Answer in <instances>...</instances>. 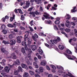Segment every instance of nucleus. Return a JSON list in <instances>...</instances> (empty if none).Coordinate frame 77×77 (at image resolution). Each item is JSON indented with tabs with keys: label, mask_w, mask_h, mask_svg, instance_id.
<instances>
[{
	"label": "nucleus",
	"mask_w": 77,
	"mask_h": 77,
	"mask_svg": "<svg viewBox=\"0 0 77 77\" xmlns=\"http://www.w3.org/2000/svg\"><path fill=\"white\" fill-rule=\"evenodd\" d=\"M49 14L46 12H45L44 13V14L43 15V16L45 18V19L47 20H48L50 19V17H49Z\"/></svg>",
	"instance_id": "nucleus-1"
},
{
	"label": "nucleus",
	"mask_w": 77,
	"mask_h": 77,
	"mask_svg": "<svg viewBox=\"0 0 77 77\" xmlns=\"http://www.w3.org/2000/svg\"><path fill=\"white\" fill-rule=\"evenodd\" d=\"M11 17L10 18V21L11 22H12V21H13V20L15 19V16L13 13L11 14Z\"/></svg>",
	"instance_id": "nucleus-2"
},
{
	"label": "nucleus",
	"mask_w": 77,
	"mask_h": 77,
	"mask_svg": "<svg viewBox=\"0 0 77 77\" xmlns=\"http://www.w3.org/2000/svg\"><path fill=\"white\" fill-rule=\"evenodd\" d=\"M30 5V2L29 1H26V5L25 6L23 7V9H26L29 7Z\"/></svg>",
	"instance_id": "nucleus-3"
},
{
	"label": "nucleus",
	"mask_w": 77,
	"mask_h": 77,
	"mask_svg": "<svg viewBox=\"0 0 77 77\" xmlns=\"http://www.w3.org/2000/svg\"><path fill=\"white\" fill-rule=\"evenodd\" d=\"M31 48L32 51H35L37 49L36 46L35 45H31Z\"/></svg>",
	"instance_id": "nucleus-4"
},
{
	"label": "nucleus",
	"mask_w": 77,
	"mask_h": 77,
	"mask_svg": "<svg viewBox=\"0 0 77 77\" xmlns=\"http://www.w3.org/2000/svg\"><path fill=\"white\" fill-rule=\"evenodd\" d=\"M14 63L16 65H20V61L19 59H17L16 61L14 62Z\"/></svg>",
	"instance_id": "nucleus-5"
},
{
	"label": "nucleus",
	"mask_w": 77,
	"mask_h": 77,
	"mask_svg": "<svg viewBox=\"0 0 77 77\" xmlns=\"http://www.w3.org/2000/svg\"><path fill=\"white\" fill-rule=\"evenodd\" d=\"M5 71L6 72H9V70H10V68L8 66H6L4 68Z\"/></svg>",
	"instance_id": "nucleus-6"
},
{
	"label": "nucleus",
	"mask_w": 77,
	"mask_h": 77,
	"mask_svg": "<svg viewBox=\"0 0 77 77\" xmlns=\"http://www.w3.org/2000/svg\"><path fill=\"white\" fill-rule=\"evenodd\" d=\"M10 45H14V44H15V43H16V41L13 39V40H11V39L10 41Z\"/></svg>",
	"instance_id": "nucleus-7"
},
{
	"label": "nucleus",
	"mask_w": 77,
	"mask_h": 77,
	"mask_svg": "<svg viewBox=\"0 0 77 77\" xmlns=\"http://www.w3.org/2000/svg\"><path fill=\"white\" fill-rule=\"evenodd\" d=\"M21 66L23 68H25L26 69H28V67L25 64L22 63L21 64Z\"/></svg>",
	"instance_id": "nucleus-8"
},
{
	"label": "nucleus",
	"mask_w": 77,
	"mask_h": 77,
	"mask_svg": "<svg viewBox=\"0 0 77 77\" xmlns=\"http://www.w3.org/2000/svg\"><path fill=\"white\" fill-rule=\"evenodd\" d=\"M16 39L17 40V42L18 43H21V38H20V37L19 36H18L16 37Z\"/></svg>",
	"instance_id": "nucleus-9"
},
{
	"label": "nucleus",
	"mask_w": 77,
	"mask_h": 77,
	"mask_svg": "<svg viewBox=\"0 0 77 77\" xmlns=\"http://www.w3.org/2000/svg\"><path fill=\"white\" fill-rule=\"evenodd\" d=\"M21 51L22 53L23 54L24 56H26V51H25V49H24V48H22L21 49Z\"/></svg>",
	"instance_id": "nucleus-10"
},
{
	"label": "nucleus",
	"mask_w": 77,
	"mask_h": 77,
	"mask_svg": "<svg viewBox=\"0 0 77 77\" xmlns=\"http://www.w3.org/2000/svg\"><path fill=\"white\" fill-rule=\"evenodd\" d=\"M2 43H3L5 45H6V44H10L9 42L8 41H6L5 40H3Z\"/></svg>",
	"instance_id": "nucleus-11"
},
{
	"label": "nucleus",
	"mask_w": 77,
	"mask_h": 77,
	"mask_svg": "<svg viewBox=\"0 0 77 77\" xmlns=\"http://www.w3.org/2000/svg\"><path fill=\"white\" fill-rule=\"evenodd\" d=\"M29 14H31V15L30 16H32V17H35V14L34 11L30 12Z\"/></svg>",
	"instance_id": "nucleus-12"
},
{
	"label": "nucleus",
	"mask_w": 77,
	"mask_h": 77,
	"mask_svg": "<svg viewBox=\"0 0 77 77\" xmlns=\"http://www.w3.org/2000/svg\"><path fill=\"white\" fill-rule=\"evenodd\" d=\"M18 69L17 70V71L18 72H20V71H21V72H23V69H22V68L20 66H19L18 67Z\"/></svg>",
	"instance_id": "nucleus-13"
},
{
	"label": "nucleus",
	"mask_w": 77,
	"mask_h": 77,
	"mask_svg": "<svg viewBox=\"0 0 77 77\" xmlns=\"http://www.w3.org/2000/svg\"><path fill=\"white\" fill-rule=\"evenodd\" d=\"M58 47L60 50H63L64 48H65V47H64V46L63 45H59Z\"/></svg>",
	"instance_id": "nucleus-14"
},
{
	"label": "nucleus",
	"mask_w": 77,
	"mask_h": 77,
	"mask_svg": "<svg viewBox=\"0 0 77 77\" xmlns=\"http://www.w3.org/2000/svg\"><path fill=\"white\" fill-rule=\"evenodd\" d=\"M65 18L67 20H69L71 18V16L69 14H66V16H65Z\"/></svg>",
	"instance_id": "nucleus-15"
},
{
	"label": "nucleus",
	"mask_w": 77,
	"mask_h": 77,
	"mask_svg": "<svg viewBox=\"0 0 77 77\" xmlns=\"http://www.w3.org/2000/svg\"><path fill=\"white\" fill-rule=\"evenodd\" d=\"M72 58H71V57H68V59H70V60H73V59H76L77 58H76V57H75L73 55H72Z\"/></svg>",
	"instance_id": "nucleus-16"
},
{
	"label": "nucleus",
	"mask_w": 77,
	"mask_h": 77,
	"mask_svg": "<svg viewBox=\"0 0 77 77\" xmlns=\"http://www.w3.org/2000/svg\"><path fill=\"white\" fill-rule=\"evenodd\" d=\"M38 52H39L40 54H41V55L42 54V53H43V51H42V50L41 49H38Z\"/></svg>",
	"instance_id": "nucleus-17"
},
{
	"label": "nucleus",
	"mask_w": 77,
	"mask_h": 77,
	"mask_svg": "<svg viewBox=\"0 0 77 77\" xmlns=\"http://www.w3.org/2000/svg\"><path fill=\"white\" fill-rule=\"evenodd\" d=\"M1 51L2 52V53H8V51H6V50H5V49L4 48H1Z\"/></svg>",
	"instance_id": "nucleus-18"
},
{
	"label": "nucleus",
	"mask_w": 77,
	"mask_h": 77,
	"mask_svg": "<svg viewBox=\"0 0 77 77\" xmlns=\"http://www.w3.org/2000/svg\"><path fill=\"white\" fill-rule=\"evenodd\" d=\"M29 74H28L27 72H25L23 74V76L24 77H27L28 76H29Z\"/></svg>",
	"instance_id": "nucleus-19"
},
{
	"label": "nucleus",
	"mask_w": 77,
	"mask_h": 77,
	"mask_svg": "<svg viewBox=\"0 0 77 77\" xmlns=\"http://www.w3.org/2000/svg\"><path fill=\"white\" fill-rule=\"evenodd\" d=\"M66 53H68V54H72V52L71 51H70L69 49H68L66 51Z\"/></svg>",
	"instance_id": "nucleus-20"
},
{
	"label": "nucleus",
	"mask_w": 77,
	"mask_h": 77,
	"mask_svg": "<svg viewBox=\"0 0 77 77\" xmlns=\"http://www.w3.org/2000/svg\"><path fill=\"white\" fill-rule=\"evenodd\" d=\"M41 65H43L45 66L46 65V62L44 61H43L41 63Z\"/></svg>",
	"instance_id": "nucleus-21"
},
{
	"label": "nucleus",
	"mask_w": 77,
	"mask_h": 77,
	"mask_svg": "<svg viewBox=\"0 0 77 77\" xmlns=\"http://www.w3.org/2000/svg\"><path fill=\"white\" fill-rule=\"evenodd\" d=\"M13 56V58L14 59H17V57L15 55V53L14 52L13 54L12 55Z\"/></svg>",
	"instance_id": "nucleus-22"
},
{
	"label": "nucleus",
	"mask_w": 77,
	"mask_h": 77,
	"mask_svg": "<svg viewBox=\"0 0 77 77\" xmlns=\"http://www.w3.org/2000/svg\"><path fill=\"white\" fill-rule=\"evenodd\" d=\"M35 72L37 73V74H41V72L40 71V70L38 69H37L35 70Z\"/></svg>",
	"instance_id": "nucleus-23"
},
{
	"label": "nucleus",
	"mask_w": 77,
	"mask_h": 77,
	"mask_svg": "<svg viewBox=\"0 0 77 77\" xmlns=\"http://www.w3.org/2000/svg\"><path fill=\"white\" fill-rule=\"evenodd\" d=\"M29 72L31 75H34V72L33 71L30 70L29 71Z\"/></svg>",
	"instance_id": "nucleus-24"
},
{
	"label": "nucleus",
	"mask_w": 77,
	"mask_h": 77,
	"mask_svg": "<svg viewBox=\"0 0 77 77\" xmlns=\"http://www.w3.org/2000/svg\"><path fill=\"white\" fill-rule=\"evenodd\" d=\"M22 45H23V46H25L26 44V42H23L22 43Z\"/></svg>",
	"instance_id": "nucleus-25"
},
{
	"label": "nucleus",
	"mask_w": 77,
	"mask_h": 77,
	"mask_svg": "<svg viewBox=\"0 0 77 77\" xmlns=\"http://www.w3.org/2000/svg\"><path fill=\"white\" fill-rule=\"evenodd\" d=\"M21 20H24V15H21Z\"/></svg>",
	"instance_id": "nucleus-26"
},
{
	"label": "nucleus",
	"mask_w": 77,
	"mask_h": 77,
	"mask_svg": "<svg viewBox=\"0 0 77 77\" xmlns=\"http://www.w3.org/2000/svg\"><path fill=\"white\" fill-rule=\"evenodd\" d=\"M51 67L54 69H56V66H54L53 65H51Z\"/></svg>",
	"instance_id": "nucleus-27"
},
{
	"label": "nucleus",
	"mask_w": 77,
	"mask_h": 77,
	"mask_svg": "<svg viewBox=\"0 0 77 77\" xmlns=\"http://www.w3.org/2000/svg\"><path fill=\"white\" fill-rule=\"evenodd\" d=\"M26 63H27L28 65H32V63H31L30 62V61H29V60H27V61H26Z\"/></svg>",
	"instance_id": "nucleus-28"
},
{
	"label": "nucleus",
	"mask_w": 77,
	"mask_h": 77,
	"mask_svg": "<svg viewBox=\"0 0 77 77\" xmlns=\"http://www.w3.org/2000/svg\"><path fill=\"white\" fill-rule=\"evenodd\" d=\"M66 26L68 28H70L71 27V25L69 23H66Z\"/></svg>",
	"instance_id": "nucleus-29"
},
{
	"label": "nucleus",
	"mask_w": 77,
	"mask_h": 77,
	"mask_svg": "<svg viewBox=\"0 0 77 77\" xmlns=\"http://www.w3.org/2000/svg\"><path fill=\"white\" fill-rule=\"evenodd\" d=\"M73 9L71 11L72 12V13L73 12H75L76 11V10H75V9H76V7H75L73 8Z\"/></svg>",
	"instance_id": "nucleus-30"
},
{
	"label": "nucleus",
	"mask_w": 77,
	"mask_h": 77,
	"mask_svg": "<svg viewBox=\"0 0 77 77\" xmlns=\"http://www.w3.org/2000/svg\"><path fill=\"white\" fill-rule=\"evenodd\" d=\"M55 23L56 24H60V21L59 20H56L55 21Z\"/></svg>",
	"instance_id": "nucleus-31"
},
{
	"label": "nucleus",
	"mask_w": 77,
	"mask_h": 77,
	"mask_svg": "<svg viewBox=\"0 0 77 77\" xmlns=\"http://www.w3.org/2000/svg\"><path fill=\"white\" fill-rule=\"evenodd\" d=\"M14 74L17 75L18 74V71H17V70H15L14 72Z\"/></svg>",
	"instance_id": "nucleus-32"
},
{
	"label": "nucleus",
	"mask_w": 77,
	"mask_h": 77,
	"mask_svg": "<svg viewBox=\"0 0 77 77\" xmlns=\"http://www.w3.org/2000/svg\"><path fill=\"white\" fill-rule=\"evenodd\" d=\"M65 31H66V32H69L71 31V29L69 28L66 29L65 30Z\"/></svg>",
	"instance_id": "nucleus-33"
},
{
	"label": "nucleus",
	"mask_w": 77,
	"mask_h": 77,
	"mask_svg": "<svg viewBox=\"0 0 77 77\" xmlns=\"http://www.w3.org/2000/svg\"><path fill=\"white\" fill-rule=\"evenodd\" d=\"M61 33H62V34H64V35H65V36H66V37L67 38H68V35H67V34H66L65 33L63 32V31L61 32Z\"/></svg>",
	"instance_id": "nucleus-34"
},
{
	"label": "nucleus",
	"mask_w": 77,
	"mask_h": 77,
	"mask_svg": "<svg viewBox=\"0 0 77 77\" xmlns=\"http://www.w3.org/2000/svg\"><path fill=\"white\" fill-rule=\"evenodd\" d=\"M5 28L6 26H5V25H3L2 26V29H3V30H5Z\"/></svg>",
	"instance_id": "nucleus-35"
},
{
	"label": "nucleus",
	"mask_w": 77,
	"mask_h": 77,
	"mask_svg": "<svg viewBox=\"0 0 77 77\" xmlns=\"http://www.w3.org/2000/svg\"><path fill=\"white\" fill-rule=\"evenodd\" d=\"M54 28L55 30H59V29L57 28V27L56 25H55L54 26Z\"/></svg>",
	"instance_id": "nucleus-36"
},
{
	"label": "nucleus",
	"mask_w": 77,
	"mask_h": 77,
	"mask_svg": "<svg viewBox=\"0 0 77 77\" xmlns=\"http://www.w3.org/2000/svg\"><path fill=\"white\" fill-rule=\"evenodd\" d=\"M40 71L41 72H43V67H40Z\"/></svg>",
	"instance_id": "nucleus-37"
},
{
	"label": "nucleus",
	"mask_w": 77,
	"mask_h": 77,
	"mask_svg": "<svg viewBox=\"0 0 77 77\" xmlns=\"http://www.w3.org/2000/svg\"><path fill=\"white\" fill-rule=\"evenodd\" d=\"M2 32L4 33V35H6V33H7V31L6 30L3 29L2 31Z\"/></svg>",
	"instance_id": "nucleus-38"
},
{
	"label": "nucleus",
	"mask_w": 77,
	"mask_h": 77,
	"mask_svg": "<svg viewBox=\"0 0 77 77\" xmlns=\"http://www.w3.org/2000/svg\"><path fill=\"white\" fill-rule=\"evenodd\" d=\"M28 42L29 44H31L32 43L31 40L29 38H28Z\"/></svg>",
	"instance_id": "nucleus-39"
},
{
	"label": "nucleus",
	"mask_w": 77,
	"mask_h": 77,
	"mask_svg": "<svg viewBox=\"0 0 77 77\" xmlns=\"http://www.w3.org/2000/svg\"><path fill=\"white\" fill-rule=\"evenodd\" d=\"M34 12L35 15H39V12H38L37 11H35V12Z\"/></svg>",
	"instance_id": "nucleus-40"
},
{
	"label": "nucleus",
	"mask_w": 77,
	"mask_h": 77,
	"mask_svg": "<svg viewBox=\"0 0 77 77\" xmlns=\"http://www.w3.org/2000/svg\"><path fill=\"white\" fill-rule=\"evenodd\" d=\"M32 38L35 41H37V40H36V38H35V37L34 36H32Z\"/></svg>",
	"instance_id": "nucleus-41"
},
{
	"label": "nucleus",
	"mask_w": 77,
	"mask_h": 77,
	"mask_svg": "<svg viewBox=\"0 0 77 77\" xmlns=\"http://www.w3.org/2000/svg\"><path fill=\"white\" fill-rule=\"evenodd\" d=\"M68 74H67V75L68 76H69V77H72V75L71 73H70V72H68Z\"/></svg>",
	"instance_id": "nucleus-42"
},
{
	"label": "nucleus",
	"mask_w": 77,
	"mask_h": 77,
	"mask_svg": "<svg viewBox=\"0 0 77 77\" xmlns=\"http://www.w3.org/2000/svg\"><path fill=\"white\" fill-rule=\"evenodd\" d=\"M72 19L73 20H74V22H75V23H76V22H77V19H76L75 17L72 18Z\"/></svg>",
	"instance_id": "nucleus-43"
},
{
	"label": "nucleus",
	"mask_w": 77,
	"mask_h": 77,
	"mask_svg": "<svg viewBox=\"0 0 77 77\" xmlns=\"http://www.w3.org/2000/svg\"><path fill=\"white\" fill-rule=\"evenodd\" d=\"M38 35L39 36H44V33H43L42 32H40L38 34Z\"/></svg>",
	"instance_id": "nucleus-44"
},
{
	"label": "nucleus",
	"mask_w": 77,
	"mask_h": 77,
	"mask_svg": "<svg viewBox=\"0 0 77 77\" xmlns=\"http://www.w3.org/2000/svg\"><path fill=\"white\" fill-rule=\"evenodd\" d=\"M46 21L47 24H50L51 23V20H47Z\"/></svg>",
	"instance_id": "nucleus-45"
},
{
	"label": "nucleus",
	"mask_w": 77,
	"mask_h": 77,
	"mask_svg": "<svg viewBox=\"0 0 77 77\" xmlns=\"http://www.w3.org/2000/svg\"><path fill=\"white\" fill-rule=\"evenodd\" d=\"M28 27L29 29H30V31H31V32H33V29H32V27H31L30 26H29Z\"/></svg>",
	"instance_id": "nucleus-46"
},
{
	"label": "nucleus",
	"mask_w": 77,
	"mask_h": 77,
	"mask_svg": "<svg viewBox=\"0 0 77 77\" xmlns=\"http://www.w3.org/2000/svg\"><path fill=\"white\" fill-rule=\"evenodd\" d=\"M24 47L25 50H28V48H27V45L24 46Z\"/></svg>",
	"instance_id": "nucleus-47"
},
{
	"label": "nucleus",
	"mask_w": 77,
	"mask_h": 77,
	"mask_svg": "<svg viewBox=\"0 0 77 77\" xmlns=\"http://www.w3.org/2000/svg\"><path fill=\"white\" fill-rule=\"evenodd\" d=\"M34 0L35 2H37V1H38V0H31L30 2L31 3H33L34 2Z\"/></svg>",
	"instance_id": "nucleus-48"
},
{
	"label": "nucleus",
	"mask_w": 77,
	"mask_h": 77,
	"mask_svg": "<svg viewBox=\"0 0 77 77\" xmlns=\"http://www.w3.org/2000/svg\"><path fill=\"white\" fill-rule=\"evenodd\" d=\"M56 40L57 41V42H59V41H60V39L59 37H57Z\"/></svg>",
	"instance_id": "nucleus-49"
},
{
	"label": "nucleus",
	"mask_w": 77,
	"mask_h": 77,
	"mask_svg": "<svg viewBox=\"0 0 77 77\" xmlns=\"http://www.w3.org/2000/svg\"><path fill=\"white\" fill-rule=\"evenodd\" d=\"M40 11H41V12H42V11H43V9L42 8V6L40 7Z\"/></svg>",
	"instance_id": "nucleus-50"
},
{
	"label": "nucleus",
	"mask_w": 77,
	"mask_h": 77,
	"mask_svg": "<svg viewBox=\"0 0 77 77\" xmlns=\"http://www.w3.org/2000/svg\"><path fill=\"white\" fill-rule=\"evenodd\" d=\"M17 10L19 11V13H20V14H22V11H21V9H18Z\"/></svg>",
	"instance_id": "nucleus-51"
},
{
	"label": "nucleus",
	"mask_w": 77,
	"mask_h": 77,
	"mask_svg": "<svg viewBox=\"0 0 77 77\" xmlns=\"http://www.w3.org/2000/svg\"><path fill=\"white\" fill-rule=\"evenodd\" d=\"M52 9H53V10H54L55 11V10H57V8H55V7H52V9L51 10H52Z\"/></svg>",
	"instance_id": "nucleus-52"
},
{
	"label": "nucleus",
	"mask_w": 77,
	"mask_h": 77,
	"mask_svg": "<svg viewBox=\"0 0 77 77\" xmlns=\"http://www.w3.org/2000/svg\"><path fill=\"white\" fill-rule=\"evenodd\" d=\"M35 77H41V76H40V75H39L38 74H36L35 75Z\"/></svg>",
	"instance_id": "nucleus-53"
},
{
	"label": "nucleus",
	"mask_w": 77,
	"mask_h": 77,
	"mask_svg": "<svg viewBox=\"0 0 77 77\" xmlns=\"http://www.w3.org/2000/svg\"><path fill=\"white\" fill-rule=\"evenodd\" d=\"M6 20V19H5V18L3 17L2 19V22H5V20Z\"/></svg>",
	"instance_id": "nucleus-54"
},
{
	"label": "nucleus",
	"mask_w": 77,
	"mask_h": 77,
	"mask_svg": "<svg viewBox=\"0 0 77 77\" xmlns=\"http://www.w3.org/2000/svg\"><path fill=\"white\" fill-rule=\"evenodd\" d=\"M75 32V34L76 35H77V30L76 29H75L74 30Z\"/></svg>",
	"instance_id": "nucleus-55"
},
{
	"label": "nucleus",
	"mask_w": 77,
	"mask_h": 77,
	"mask_svg": "<svg viewBox=\"0 0 77 77\" xmlns=\"http://www.w3.org/2000/svg\"><path fill=\"white\" fill-rule=\"evenodd\" d=\"M68 74H63V77H68Z\"/></svg>",
	"instance_id": "nucleus-56"
},
{
	"label": "nucleus",
	"mask_w": 77,
	"mask_h": 77,
	"mask_svg": "<svg viewBox=\"0 0 77 77\" xmlns=\"http://www.w3.org/2000/svg\"><path fill=\"white\" fill-rule=\"evenodd\" d=\"M34 36H35V37H36V38H38V35H37V34L36 33L35 34Z\"/></svg>",
	"instance_id": "nucleus-57"
},
{
	"label": "nucleus",
	"mask_w": 77,
	"mask_h": 77,
	"mask_svg": "<svg viewBox=\"0 0 77 77\" xmlns=\"http://www.w3.org/2000/svg\"><path fill=\"white\" fill-rule=\"evenodd\" d=\"M20 28L21 30H25V28L23 26H20Z\"/></svg>",
	"instance_id": "nucleus-58"
},
{
	"label": "nucleus",
	"mask_w": 77,
	"mask_h": 77,
	"mask_svg": "<svg viewBox=\"0 0 77 77\" xmlns=\"http://www.w3.org/2000/svg\"><path fill=\"white\" fill-rule=\"evenodd\" d=\"M33 7H31V8H29L28 10L29 11H32V9H33Z\"/></svg>",
	"instance_id": "nucleus-59"
},
{
	"label": "nucleus",
	"mask_w": 77,
	"mask_h": 77,
	"mask_svg": "<svg viewBox=\"0 0 77 77\" xmlns=\"http://www.w3.org/2000/svg\"><path fill=\"white\" fill-rule=\"evenodd\" d=\"M55 43V44H57V40H54L53 41Z\"/></svg>",
	"instance_id": "nucleus-60"
},
{
	"label": "nucleus",
	"mask_w": 77,
	"mask_h": 77,
	"mask_svg": "<svg viewBox=\"0 0 77 77\" xmlns=\"http://www.w3.org/2000/svg\"><path fill=\"white\" fill-rule=\"evenodd\" d=\"M70 24H71L73 26H75V23H74L73 22H71V23H70Z\"/></svg>",
	"instance_id": "nucleus-61"
},
{
	"label": "nucleus",
	"mask_w": 77,
	"mask_h": 77,
	"mask_svg": "<svg viewBox=\"0 0 77 77\" xmlns=\"http://www.w3.org/2000/svg\"><path fill=\"white\" fill-rule=\"evenodd\" d=\"M46 67L48 70H50V68L49 67V66H46Z\"/></svg>",
	"instance_id": "nucleus-62"
},
{
	"label": "nucleus",
	"mask_w": 77,
	"mask_h": 77,
	"mask_svg": "<svg viewBox=\"0 0 77 77\" xmlns=\"http://www.w3.org/2000/svg\"><path fill=\"white\" fill-rule=\"evenodd\" d=\"M5 62H6V60L5 59H3L2 60V63H4Z\"/></svg>",
	"instance_id": "nucleus-63"
},
{
	"label": "nucleus",
	"mask_w": 77,
	"mask_h": 77,
	"mask_svg": "<svg viewBox=\"0 0 77 77\" xmlns=\"http://www.w3.org/2000/svg\"><path fill=\"white\" fill-rule=\"evenodd\" d=\"M38 59H41V56L40 55H38Z\"/></svg>",
	"instance_id": "nucleus-64"
}]
</instances>
